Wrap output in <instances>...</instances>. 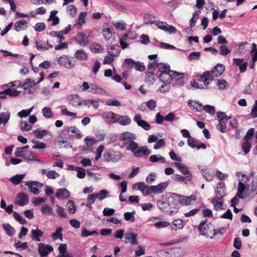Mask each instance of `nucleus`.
<instances>
[{
    "instance_id": "nucleus-1",
    "label": "nucleus",
    "mask_w": 257,
    "mask_h": 257,
    "mask_svg": "<svg viewBox=\"0 0 257 257\" xmlns=\"http://www.w3.org/2000/svg\"><path fill=\"white\" fill-rule=\"evenodd\" d=\"M137 136L135 134L128 132H123L119 137V146L121 149L133 151L134 149L138 148V144L135 142Z\"/></svg>"
},
{
    "instance_id": "nucleus-2",
    "label": "nucleus",
    "mask_w": 257,
    "mask_h": 257,
    "mask_svg": "<svg viewBox=\"0 0 257 257\" xmlns=\"http://www.w3.org/2000/svg\"><path fill=\"white\" fill-rule=\"evenodd\" d=\"M224 70L225 67L223 65L218 64L212 69L211 73L209 71L204 72L199 78V81L203 82L204 85L208 86L214 80V77H220Z\"/></svg>"
},
{
    "instance_id": "nucleus-3",
    "label": "nucleus",
    "mask_w": 257,
    "mask_h": 257,
    "mask_svg": "<svg viewBox=\"0 0 257 257\" xmlns=\"http://www.w3.org/2000/svg\"><path fill=\"white\" fill-rule=\"evenodd\" d=\"M183 198V197H179V195L175 193L171 194L167 198L166 202L169 209L168 214L173 215L178 212V204L180 203V200H182Z\"/></svg>"
},
{
    "instance_id": "nucleus-4",
    "label": "nucleus",
    "mask_w": 257,
    "mask_h": 257,
    "mask_svg": "<svg viewBox=\"0 0 257 257\" xmlns=\"http://www.w3.org/2000/svg\"><path fill=\"white\" fill-rule=\"evenodd\" d=\"M245 189L244 184L241 181H239L238 184L237 194L231 200V206H235L238 204L239 198H248V194L245 191Z\"/></svg>"
},
{
    "instance_id": "nucleus-5",
    "label": "nucleus",
    "mask_w": 257,
    "mask_h": 257,
    "mask_svg": "<svg viewBox=\"0 0 257 257\" xmlns=\"http://www.w3.org/2000/svg\"><path fill=\"white\" fill-rule=\"evenodd\" d=\"M123 154L112 149H108L103 154V158L107 162H118L122 158Z\"/></svg>"
},
{
    "instance_id": "nucleus-6",
    "label": "nucleus",
    "mask_w": 257,
    "mask_h": 257,
    "mask_svg": "<svg viewBox=\"0 0 257 257\" xmlns=\"http://www.w3.org/2000/svg\"><path fill=\"white\" fill-rule=\"evenodd\" d=\"M217 117L219 123L217 126L218 130L221 133L226 132V123L228 119H231L230 116H228L224 112H217Z\"/></svg>"
},
{
    "instance_id": "nucleus-7",
    "label": "nucleus",
    "mask_w": 257,
    "mask_h": 257,
    "mask_svg": "<svg viewBox=\"0 0 257 257\" xmlns=\"http://www.w3.org/2000/svg\"><path fill=\"white\" fill-rule=\"evenodd\" d=\"M257 189V177H252L251 182L246 184L245 191L248 194V198H253L256 193H255Z\"/></svg>"
},
{
    "instance_id": "nucleus-8",
    "label": "nucleus",
    "mask_w": 257,
    "mask_h": 257,
    "mask_svg": "<svg viewBox=\"0 0 257 257\" xmlns=\"http://www.w3.org/2000/svg\"><path fill=\"white\" fill-rule=\"evenodd\" d=\"M157 67L158 69L157 73L159 79H162L164 74L167 76H168L170 71H171L170 66L164 63H157Z\"/></svg>"
},
{
    "instance_id": "nucleus-9",
    "label": "nucleus",
    "mask_w": 257,
    "mask_h": 257,
    "mask_svg": "<svg viewBox=\"0 0 257 257\" xmlns=\"http://www.w3.org/2000/svg\"><path fill=\"white\" fill-rule=\"evenodd\" d=\"M25 185L28 187L31 192L35 195H38L40 193L39 188H41L42 184L38 181H25Z\"/></svg>"
},
{
    "instance_id": "nucleus-10",
    "label": "nucleus",
    "mask_w": 257,
    "mask_h": 257,
    "mask_svg": "<svg viewBox=\"0 0 257 257\" xmlns=\"http://www.w3.org/2000/svg\"><path fill=\"white\" fill-rule=\"evenodd\" d=\"M156 26H157V27L162 30H163L167 33H168L170 34H174L176 33L177 30L176 28L172 25H168L166 22H162V21H159L157 22V23L156 24Z\"/></svg>"
},
{
    "instance_id": "nucleus-11",
    "label": "nucleus",
    "mask_w": 257,
    "mask_h": 257,
    "mask_svg": "<svg viewBox=\"0 0 257 257\" xmlns=\"http://www.w3.org/2000/svg\"><path fill=\"white\" fill-rule=\"evenodd\" d=\"M89 37L82 32H79L75 36L74 39L79 45L84 47L89 42Z\"/></svg>"
},
{
    "instance_id": "nucleus-12",
    "label": "nucleus",
    "mask_w": 257,
    "mask_h": 257,
    "mask_svg": "<svg viewBox=\"0 0 257 257\" xmlns=\"http://www.w3.org/2000/svg\"><path fill=\"white\" fill-rule=\"evenodd\" d=\"M53 250L52 246L43 243L39 244L38 250L41 257H45Z\"/></svg>"
},
{
    "instance_id": "nucleus-13",
    "label": "nucleus",
    "mask_w": 257,
    "mask_h": 257,
    "mask_svg": "<svg viewBox=\"0 0 257 257\" xmlns=\"http://www.w3.org/2000/svg\"><path fill=\"white\" fill-rule=\"evenodd\" d=\"M134 121L137 125L143 128L145 131H149L151 129V125L146 121L142 119V115L140 114H136L134 117Z\"/></svg>"
},
{
    "instance_id": "nucleus-14",
    "label": "nucleus",
    "mask_w": 257,
    "mask_h": 257,
    "mask_svg": "<svg viewBox=\"0 0 257 257\" xmlns=\"http://www.w3.org/2000/svg\"><path fill=\"white\" fill-rule=\"evenodd\" d=\"M132 152L133 153V155L136 158H140L143 156H148L151 153V150H149L148 147L146 146L141 147L138 146V148L134 149V150Z\"/></svg>"
},
{
    "instance_id": "nucleus-15",
    "label": "nucleus",
    "mask_w": 257,
    "mask_h": 257,
    "mask_svg": "<svg viewBox=\"0 0 257 257\" xmlns=\"http://www.w3.org/2000/svg\"><path fill=\"white\" fill-rule=\"evenodd\" d=\"M29 197L25 193L22 192L19 193L16 197L15 204L20 206H23L29 203Z\"/></svg>"
},
{
    "instance_id": "nucleus-16",
    "label": "nucleus",
    "mask_w": 257,
    "mask_h": 257,
    "mask_svg": "<svg viewBox=\"0 0 257 257\" xmlns=\"http://www.w3.org/2000/svg\"><path fill=\"white\" fill-rule=\"evenodd\" d=\"M151 186L145 184L144 183L140 182L135 183L133 185V189H138L142 192L144 195H148L151 193Z\"/></svg>"
},
{
    "instance_id": "nucleus-17",
    "label": "nucleus",
    "mask_w": 257,
    "mask_h": 257,
    "mask_svg": "<svg viewBox=\"0 0 257 257\" xmlns=\"http://www.w3.org/2000/svg\"><path fill=\"white\" fill-rule=\"evenodd\" d=\"M39 75L40 76V78L38 80L36 79L35 80H31L30 78L26 79L23 84L24 88L27 89L28 87H32L33 85H36L42 82L44 80V75L42 72H40L39 73Z\"/></svg>"
},
{
    "instance_id": "nucleus-18",
    "label": "nucleus",
    "mask_w": 257,
    "mask_h": 257,
    "mask_svg": "<svg viewBox=\"0 0 257 257\" xmlns=\"http://www.w3.org/2000/svg\"><path fill=\"white\" fill-rule=\"evenodd\" d=\"M59 63L67 69H72L75 67V64L72 63L71 60L67 55H62L59 57Z\"/></svg>"
},
{
    "instance_id": "nucleus-19",
    "label": "nucleus",
    "mask_w": 257,
    "mask_h": 257,
    "mask_svg": "<svg viewBox=\"0 0 257 257\" xmlns=\"http://www.w3.org/2000/svg\"><path fill=\"white\" fill-rule=\"evenodd\" d=\"M168 185L167 182H161L156 186H151V193L159 194L163 193Z\"/></svg>"
},
{
    "instance_id": "nucleus-20",
    "label": "nucleus",
    "mask_w": 257,
    "mask_h": 257,
    "mask_svg": "<svg viewBox=\"0 0 257 257\" xmlns=\"http://www.w3.org/2000/svg\"><path fill=\"white\" fill-rule=\"evenodd\" d=\"M102 35L107 41L112 42L114 40V32L112 28H103Z\"/></svg>"
},
{
    "instance_id": "nucleus-21",
    "label": "nucleus",
    "mask_w": 257,
    "mask_h": 257,
    "mask_svg": "<svg viewBox=\"0 0 257 257\" xmlns=\"http://www.w3.org/2000/svg\"><path fill=\"white\" fill-rule=\"evenodd\" d=\"M69 103L74 107H78L82 105V100L77 94L70 95L68 97Z\"/></svg>"
},
{
    "instance_id": "nucleus-22",
    "label": "nucleus",
    "mask_w": 257,
    "mask_h": 257,
    "mask_svg": "<svg viewBox=\"0 0 257 257\" xmlns=\"http://www.w3.org/2000/svg\"><path fill=\"white\" fill-rule=\"evenodd\" d=\"M167 76L169 78H171V81L174 79L176 81H179L181 84H183L184 83L183 81L184 74L183 73L171 70Z\"/></svg>"
},
{
    "instance_id": "nucleus-23",
    "label": "nucleus",
    "mask_w": 257,
    "mask_h": 257,
    "mask_svg": "<svg viewBox=\"0 0 257 257\" xmlns=\"http://www.w3.org/2000/svg\"><path fill=\"white\" fill-rule=\"evenodd\" d=\"M137 234L132 232H126L124 234V238L125 239L124 243H126L130 242L132 245L137 244Z\"/></svg>"
},
{
    "instance_id": "nucleus-24",
    "label": "nucleus",
    "mask_w": 257,
    "mask_h": 257,
    "mask_svg": "<svg viewBox=\"0 0 257 257\" xmlns=\"http://www.w3.org/2000/svg\"><path fill=\"white\" fill-rule=\"evenodd\" d=\"M35 44L37 49L41 51H45L53 47L48 42H43L40 40L36 41Z\"/></svg>"
},
{
    "instance_id": "nucleus-25",
    "label": "nucleus",
    "mask_w": 257,
    "mask_h": 257,
    "mask_svg": "<svg viewBox=\"0 0 257 257\" xmlns=\"http://www.w3.org/2000/svg\"><path fill=\"white\" fill-rule=\"evenodd\" d=\"M70 193L65 188H61L57 190L56 193V197L59 199H65L69 198Z\"/></svg>"
},
{
    "instance_id": "nucleus-26",
    "label": "nucleus",
    "mask_w": 257,
    "mask_h": 257,
    "mask_svg": "<svg viewBox=\"0 0 257 257\" xmlns=\"http://www.w3.org/2000/svg\"><path fill=\"white\" fill-rule=\"evenodd\" d=\"M44 232L39 229H33L31 230V239L35 241H40L41 238L43 236Z\"/></svg>"
},
{
    "instance_id": "nucleus-27",
    "label": "nucleus",
    "mask_w": 257,
    "mask_h": 257,
    "mask_svg": "<svg viewBox=\"0 0 257 257\" xmlns=\"http://www.w3.org/2000/svg\"><path fill=\"white\" fill-rule=\"evenodd\" d=\"M174 165L182 174L185 176L190 175V178H192V175L186 166L179 162H175Z\"/></svg>"
},
{
    "instance_id": "nucleus-28",
    "label": "nucleus",
    "mask_w": 257,
    "mask_h": 257,
    "mask_svg": "<svg viewBox=\"0 0 257 257\" xmlns=\"http://www.w3.org/2000/svg\"><path fill=\"white\" fill-rule=\"evenodd\" d=\"M198 230L201 233V234L206 237H210L209 234V227L205 221H202L199 226Z\"/></svg>"
},
{
    "instance_id": "nucleus-29",
    "label": "nucleus",
    "mask_w": 257,
    "mask_h": 257,
    "mask_svg": "<svg viewBox=\"0 0 257 257\" xmlns=\"http://www.w3.org/2000/svg\"><path fill=\"white\" fill-rule=\"evenodd\" d=\"M212 203L213 205L214 209L216 210H220L224 209L223 207V199L221 197H215L212 199Z\"/></svg>"
},
{
    "instance_id": "nucleus-30",
    "label": "nucleus",
    "mask_w": 257,
    "mask_h": 257,
    "mask_svg": "<svg viewBox=\"0 0 257 257\" xmlns=\"http://www.w3.org/2000/svg\"><path fill=\"white\" fill-rule=\"evenodd\" d=\"M74 57L80 61H86L88 59L87 53L83 49L77 50L74 54Z\"/></svg>"
},
{
    "instance_id": "nucleus-31",
    "label": "nucleus",
    "mask_w": 257,
    "mask_h": 257,
    "mask_svg": "<svg viewBox=\"0 0 257 257\" xmlns=\"http://www.w3.org/2000/svg\"><path fill=\"white\" fill-rule=\"evenodd\" d=\"M225 187L223 183H219L217 185V190L216 191L217 196L216 197H223L226 195L225 194Z\"/></svg>"
},
{
    "instance_id": "nucleus-32",
    "label": "nucleus",
    "mask_w": 257,
    "mask_h": 257,
    "mask_svg": "<svg viewBox=\"0 0 257 257\" xmlns=\"http://www.w3.org/2000/svg\"><path fill=\"white\" fill-rule=\"evenodd\" d=\"M233 62L237 65L239 66V70L240 72L243 73L245 71L246 67L247 66V63L244 62L242 63L243 62L242 59L239 58H233Z\"/></svg>"
},
{
    "instance_id": "nucleus-33",
    "label": "nucleus",
    "mask_w": 257,
    "mask_h": 257,
    "mask_svg": "<svg viewBox=\"0 0 257 257\" xmlns=\"http://www.w3.org/2000/svg\"><path fill=\"white\" fill-rule=\"evenodd\" d=\"M82 104L87 106L88 108L90 107V105H91L94 109H97L99 106V102L96 100L89 99L82 100Z\"/></svg>"
},
{
    "instance_id": "nucleus-34",
    "label": "nucleus",
    "mask_w": 257,
    "mask_h": 257,
    "mask_svg": "<svg viewBox=\"0 0 257 257\" xmlns=\"http://www.w3.org/2000/svg\"><path fill=\"white\" fill-rule=\"evenodd\" d=\"M14 28L17 32H20L27 29V22L23 20L16 22L15 24Z\"/></svg>"
},
{
    "instance_id": "nucleus-35",
    "label": "nucleus",
    "mask_w": 257,
    "mask_h": 257,
    "mask_svg": "<svg viewBox=\"0 0 257 257\" xmlns=\"http://www.w3.org/2000/svg\"><path fill=\"white\" fill-rule=\"evenodd\" d=\"M69 168L72 170H75L77 171V177L79 179H83L86 176L85 170L82 168L74 167L73 166H70Z\"/></svg>"
},
{
    "instance_id": "nucleus-36",
    "label": "nucleus",
    "mask_w": 257,
    "mask_h": 257,
    "mask_svg": "<svg viewBox=\"0 0 257 257\" xmlns=\"http://www.w3.org/2000/svg\"><path fill=\"white\" fill-rule=\"evenodd\" d=\"M57 141L61 148H71V144L64 139L63 136H59L57 138Z\"/></svg>"
},
{
    "instance_id": "nucleus-37",
    "label": "nucleus",
    "mask_w": 257,
    "mask_h": 257,
    "mask_svg": "<svg viewBox=\"0 0 257 257\" xmlns=\"http://www.w3.org/2000/svg\"><path fill=\"white\" fill-rule=\"evenodd\" d=\"M25 176V174H17L12 177L10 180L15 185L19 184Z\"/></svg>"
},
{
    "instance_id": "nucleus-38",
    "label": "nucleus",
    "mask_w": 257,
    "mask_h": 257,
    "mask_svg": "<svg viewBox=\"0 0 257 257\" xmlns=\"http://www.w3.org/2000/svg\"><path fill=\"white\" fill-rule=\"evenodd\" d=\"M10 118V113L9 112H2L0 113V125L2 124L5 125L9 121Z\"/></svg>"
},
{
    "instance_id": "nucleus-39",
    "label": "nucleus",
    "mask_w": 257,
    "mask_h": 257,
    "mask_svg": "<svg viewBox=\"0 0 257 257\" xmlns=\"http://www.w3.org/2000/svg\"><path fill=\"white\" fill-rule=\"evenodd\" d=\"M120 52L119 46L118 45H112L110 48L108 49V55L114 56H117Z\"/></svg>"
},
{
    "instance_id": "nucleus-40",
    "label": "nucleus",
    "mask_w": 257,
    "mask_h": 257,
    "mask_svg": "<svg viewBox=\"0 0 257 257\" xmlns=\"http://www.w3.org/2000/svg\"><path fill=\"white\" fill-rule=\"evenodd\" d=\"M90 49L92 52L96 53H101L103 50V47L96 43H91L90 46Z\"/></svg>"
},
{
    "instance_id": "nucleus-41",
    "label": "nucleus",
    "mask_w": 257,
    "mask_h": 257,
    "mask_svg": "<svg viewBox=\"0 0 257 257\" xmlns=\"http://www.w3.org/2000/svg\"><path fill=\"white\" fill-rule=\"evenodd\" d=\"M179 197H183L182 200H180V203L184 202L186 205H189L192 204L195 200V197L194 195H190L188 197H186L183 195H180Z\"/></svg>"
},
{
    "instance_id": "nucleus-42",
    "label": "nucleus",
    "mask_w": 257,
    "mask_h": 257,
    "mask_svg": "<svg viewBox=\"0 0 257 257\" xmlns=\"http://www.w3.org/2000/svg\"><path fill=\"white\" fill-rule=\"evenodd\" d=\"M131 122V119L126 115L120 116L117 119V122L122 125H128Z\"/></svg>"
},
{
    "instance_id": "nucleus-43",
    "label": "nucleus",
    "mask_w": 257,
    "mask_h": 257,
    "mask_svg": "<svg viewBox=\"0 0 257 257\" xmlns=\"http://www.w3.org/2000/svg\"><path fill=\"white\" fill-rule=\"evenodd\" d=\"M95 194L96 198L100 200H103L106 198L109 197V193L106 189L101 190L98 193Z\"/></svg>"
},
{
    "instance_id": "nucleus-44",
    "label": "nucleus",
    "mask_w": 257,
    "mask_h": 257,
    "mask_svg": "<svg viewBox=\"0 0 257 257\" xmlns=\"http://www.w3.org/2000/svg\"><path fill=\"white\" fill-rule=\"evenodd\" d=\"M62 230H63V228L61 227H57L55 232L52 234L51 237L54 240H56V239L59 238L61 241H62L63 240V235H62Z\"/></svg>"
},
{
    "instance_id": "nucleus-45",
    "label": "nucleus",
    "mask_w": 257,
    "mask_h": 257,
    "mask_svg": "<svg viewBox=\"0 0 257 257\" xmlns=\"http://www.w3.org/2000/svg\"><path fill=\"white\" fill-rule=\"evenodd\" d=\"M184 227L183 221L181 219H176L172 223V228L173 230H177V229H181Z\"/></svg>"
},
{
    "instance_id": "nucleus-46",
    "label": "nucleus",
    "mask_w": 257,
    "mask_h": 257,
    "mask_svg": "<svg viewBox=\"0 0 257 257\" xmlns=\"http://www.w3.org/2000/svg\"><path fill=\"white\" fill-rule=\"evenodd\" d=\"M149 160L152 163L160 162L161 163H164L165 162V158L161 156L160 155H151L149 158Z\"/></svg>"
},
{
    "instance_id": "nucleus-47",
    "label": "nucleus",
    "mask_w": 257,
    "mask_h": 257,
    "mask_svg": "<svg viewBox=\"0 0 257 257\" xmlns=\"http://www.w3.org/2000/svg\"><path fill=\"white\" fill-rule=\"evenodd\" d=\"M42 112L43 113V116L47 119L52 117L53 112L50 107H44L42 109Z\"/></svg>"
},
{
    "instance_id": "nucleus-48",
    "label": "nucleus",
    "mask_w": 257,
    "mask_h": 257,
    "mask_svg": "<svg viewBox=\"0 0 257 257\" xmlns=\"http://www.w3.org/2000/svg\"><path fill=\"white\" fill-rule=\"evenodd\" d=\"M4 230L6 231L8 235L13 236L15 234L14 228L9 223H4L3 225Z\"/></svg>"
},
{
    "instance_id": "nucleus-49",
    "label": "nucleus",
    "mask_w": 257,
    "mask_h": 257,
    "mask_svg": "<svg viewBox=\"0 0 257 257\" xmlns=\"http://www.w3.org/2000/svg\"><path fill=\"white\" fill-rule=\"evenodd\" d=\"M172 178L174 180H177L179 182H184L185 181H190L191 180L190 175L183 176L179 174H174Z\"/></svg>"
},
{
    "instance_id": "nucleus-50",
    "label": "nucleus",
    "mask_w": 257,
    "mask_h": 257,
    "mask_svg": "<svg viewBox=\"0 0 257 257\" xmlns=\"http://www.w3.org/2000/svg\"><path fill=\"white\" fill-rule=\"evenodd\" d=\"M98 234V232L95 230L89 231L87 230L85 228L82 229V230L81 236L84 237H86L90 235L97 236Z\"/></svg>"
},
{
    "instance_id": "nucleus-51",
    "label": "nucleus",
    "mask_w": 257,
    "mask_h": 257,
    "mask_svg": "<svg viewBox=\"0 0 257 257\" xmlns=\"http://www.w3.org/2000/svg\"><path fill=\"white\" fill-rule=\"evenodd\" d=\"M41 212L44 215H49L51 214L53 209L49 204H45V205L41 207Z\"/></svg>"
},
{
    "instance_id": "nucleus-52",
    "label": "nucleus",
    "mask_w": 257,
    "mask_h": 257,
    "mask_svg": "<svg viewBox=\"0 0 257 257\" xmlns=\"http://www.w3.org/2000/svg\"><path fill=\"white\" fill-rule=\"evenodd\" d=\"M67 207L68 211L71 213L73 214L76 212V208L74 202L72 200H69L67 203Z\"/></svg>"
},
{
    "instance_id": "nucleus-53",
    "label": "nucleus",
    "mask_w": 257,
    "mask_h": 257,
    "mask_svg": "<svg viewBox=\"0 0 257 257\" xmlns=\"http://www.w3.org/2000/svg\"><path fill=\"white\" fill-rule=\"evenodd\" d=\"M21 130L22 131L28 132L32 128V125L29 124L26 121H21L20 122Z\"/></svg>"
},
{
    "instance_id": "nucleus-54",
    "label": "nucleus",
    "mask_w": 257,
    "mask_h": 257,
    "mask_svg": "<svg viewBox=\"0 0 257 257\" xmlns=\"http://www.w3.org/2000/svg\"><path fill=\"white\" fill-rule=\"evenodd\" d=\"M89 92L91 93L99 94L102 93V89L94 84L90 85Z\"/></svg>"
},
{
    "instance_id": "nucleus-55",
    "label": "nucleus",
    "mask_w": 257,
    "mask_h": 257,
    "mask_svg": "<svg viewBox=\"0 0 257 257\" xmlns=\"http://www.w3.org/2000/svg\"><path fill=\"white\" fill-rule=\"evenodd\" d=\"M157 206L160 210L168 213L169 209L166 202L159 200L157 202Z\"/></svg>"
},
{
    "instance_id": "nucleus-56",
    "label": "nucleus",
    "mask_w": 257,
    "mask_h": 257,
    "mask_svg": "<svg viewBox=\"0 0 257 257\" xmlns=\"http://www.w3.org/2000/svg\"><path fill=\"white\" fill-rule=\"evenodd\" d=\"M251 147V144L250 142L247 141H245L241 146L242 150L245 154H247L249 152Z\"/></svg>"
},
{
    "instance_id": "nucleus-57",
    "label": "nucleus",
    "mask_w": 257,
    "mask_h": 257,
    "mask_svg": "<svg viewBox=\"0 0 257 257\" xmlns=\"http://www.w3.org/2000/svg\"><path fill=\"white\" fill-rule=\"evenodd\" d=\"M136 62L132 59L127 58L124 60V66L127 69L134 68Z\"/></svg>"
},
{
    "instance_id": "nucleus-58",
    "label": "nucleus",
    "mask_w": 257,
    "mask_h": 257,
    "mask_svg": "<svg viewBox=\"0 0 257 257\" xmlns=\"http://www.w3.org/2000/svg\"><path fill=\"white\" fill-rule=\"evenodd\" d=\"M254 130L253 128H249L248 131L247 132L246 135L244 137V140L245 141H251L253 139V137L254 136Z\"/></svg>"
},
{
    "instance_id": "nucleus-59",
    "label": "nucleus",
    "mask_w": 257,
    "mask_h": 257,
    "mask_svg": "<svg viewBox=\"0 0 257 257\" xmlns=\"http://www.w3.org/2000/svg\"><path fill=\"white\" fill-rule=\"evenodd\" d=\"M68 131L71 132V133L74 135V136L77 138H80L82 137L80 131L75 126L70 127L68 128Z\"/></svg>"
},
{
    "instance_id": "nucleus-60",
    "label": "nucleus",
    "mask_w": 257,
    "mask_h": 257,
    "mask_svg": "<svg viewBox=\"0 0 257 257\" xmlns=\"http://www.w3.org/2000/svg\"><path fill=\"white\" fill-rule=\"evenodd\" d=\"M188 105L190 107H192L193 109L196 110L197 111H199L201 109V107L202 106V104H199V103L196 102V101H192L191 100H190L188 101Z\"/></svg>"
},
{
    "instance_id": "nucleus-61",
    "label": "nucleus",
    "mask_w": 257,
    "mask_h": 257,
    "mask_svg": "<svg viewBox=\"0 0 257 257\" xmlns=\"http://www.w3.org/2000/svg\"><path fill=\"white\" fill-rule=\"evenodd\" d=\"M47 133V131L45 130H36L34 132V134L35 136L37 139H42Z\"/></svg>"
},
{
    "instance_id": "nucleus-62",
    "label": "nucleus",
    "mask_w": 257,
    "mask_h": 257,
    "mask_svg": "<svg viewBox=\"0 0 257 257\" xmlns=\"http://www.w3.org/2000/svg\"><path fill=\"white\" fill-rule=\"evenodd\" d=\"M110 3L114 8L117 9L121 12H124L126 10V9L124 6L121 5L115 1H110Z\"/></svg>"
},
{
    "instance_id": "nucleus-63",
    "label": "nucleus",
    "mask_w": 257,
    "mask_h": 257,
    "mask_svg": "<svg viewBox=\"0 0 257 257\" xmlns=\"http://www.w3.org/2000/svg\"><path fill=\"white\" fill-rule=\"evenodd\" d=\"M13 216L21 224H25L27 222L26 220L17 212H14Z\"/></svg>"
},
{
    "instance_id": "nucleus-64",
    "label": "nucleus",
    "mask_w": 257,
    "mask_h": 257,
    "mask_svg": "<svg viewBox=\"0 0 257 257\" xmlns=\"http://www.w3.org/2000/svg\"><path fill=\"white\" fill-rule=\"evenodd\" d=\"M252 49L251 51V53H252L251 55V61H257V51H256V45L253 43L251 44Z\"/></svg>"
}]
</instances>
